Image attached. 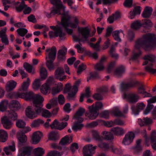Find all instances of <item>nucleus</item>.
Segmentation results:
<instances>
[{
  "mask_svg": "<svg viewBox=\"0 0 156 156\" xmlns=\"http://www.w3.org/2000/svg\"><path fill=\"white\" fill-rule=\"evenodd\" d=\"M143 47L145 50L148 48L154 49L156 48V35L151 33L144 35L142 38L138 39L135 45L136 50H139L138 53L133 52V54L131 57L133 60L137 59L142 54L139 49Z\"/></svg>",
  "mask_w": 156,
  "mask_h": 156,
  "instance_id": "obj_1",
  "label": "nucleus"
},
{
  "mask_svg": "<svg viewBox=\"0 0 156 156\" xmlns=\"http://www.w3.org/2000/svg\"><path fill=\"white\" fill-rule=\"evenodd\" d=\"M14 97L16 98H24L26 101L33 100V104L41 103L44 101V98L41 96L39 94H34L31 91L25 93L20 91L15 94Z\"/></svg>",
  "mask_w": 156,
  "mask_h": 156,
  "instance_id": "obj_2",
  "label": "nucleus"
},
{
  "mask_svg": "<svg viewBox=\"0 0 156 156\" xmlns=\"http://www.w3.org/2000/svg\"><path fill=\"white\" fill-rule=\"evenodd\" d=\"M78 35H73V37L74 41L75 42L81 41L84 42L87 41L89 37L93 36L96 32V30L92 31L93 34L92 36L90 34V31L87 27H78Z\"/></svg>",
  "mask_w": 156,
  "mask_h": 156,
  "instance_id": "obj_3",
  "label": "nucleus"
},
{
  "mask_svg": "<svg viewBox=\"0 0 156 156\" xmlns=\"http://www.w3.org/2000/svg\"><path fill=\"white\" fill-rule=\"evenodd\" d=\"M85 111L84 108L80 107L73 116V119L76 121L72 126V129L74 131H76L80 130L83 127V125L81 122L83 121V119L81 116L83 115Z\"/></svg>",
  "mask_w": 156,
  "mask_h": 156,
  "instance_id": "obj_4",
  "label": "nucleus"
},
{
  "mask_svg": "<svg viewBox=\"0 0 156 156\" xmlns=\"http://www.w3.org/2000/svg\"><path fill=\"white\" fill-rule=\"evenodd\" d=\"M143 58L145 60L143 64V66L147 65L144 67L145 71L150 73L154 74L156 73V69L153 68L154 65L153 63L155 62L156 56L153 54H150L145 55Z\"/></svg>",
  "mask_w": 156,
  "mask_h": 156,
  "instance_id": "obj_5",
  "label": "nucleus"
},
{
  "mask_svg": "<svg viewBox=\"0 0 156 156\" xmlns=\"http://www.w3.org/2000/svg\"><path fill=\"white\" fill-rule=\"evenodd\" d=\"M41 103L33 104V106H28L26 109V115L31 119H33L40 114L41 111Z\"/></svg>",
  "mask_w": 156,
  "mask_h": 156,
  "instance_id": "obj_6",
  "label": "nucleus"
},
{
  "mask_svg": "<svg viewBox=\"0 0 156 156\" xmlns=\"http://www.w3.org/2000/svg\"><path fill=\"white\" fill-rule=\"evenodd\" d=\"M46 51L47 52L49 51L48 55V57L46 56V59H47L48 58L49 60H47L46 64L47 67L51 71L53 70L54 69L53 62L56 57L57 50L55 47L53 46L51 49L50 48H47Z\"/></svg>",
  "mask_w": 156,
  "mask_h": 156,
  "instance_id": "obj_7",
  "label": "nucleus"
},
{
  "mask_svg": "<svg viewBox=\"0 0 156 156\" xmlns=\"http://www.w3.org/2000/svg\"><path fill=\"white\" fill-rule=\"evenodd\" d=\"M70 17L67 13L64 12L62 14V17L61 24L67 33L71 34L73 32V30L67 28L69 26V20Z\"/></svg>",
  "mask_w": 156,
  "mask_h": 156,
  "instance_id": "obj_8",
  "label": "nucleus"
},
{
  "mask_svg": "<svg viewBox=\"0 0 156 156\" xmlns=\"http://www.w3.org/2000/svg\"><path fill=\"white\" fill-rule=\"evenodd\" d=\"M97 147L93 146L92 144L87 145L85 146L83 149V151L84 156H93L95 152Z\"/></svg>",
  "mask_w": 156,
  "mask_h": 156,
  "instance_id": "obj_9",
  "label": "nucleus"
},
{
  "mask_svg": "<svg viewBox=\"0 0 156 156\" xmlns=\"http://www.w3.org/2000/svg\"><path fill=\"white\" fill-rule=\"evenodd\" d=\"M144 137L145 138L146 142L147 144L149 140H150L151 146L152 148L154 150H156V133L155 132H153L150 138H148L145 130H144Z\"/></svg>",
  "mask_w": 156,
  "mask_h": 156,
  "instance_id": "obj_10",
  "label": "nucleus"
},
{
  "mask_svg": "<svg viewBox=\"0 0 156 156\" xmlns=\"http://www.w3.org/2000/svg\"><path fill=\"white\" fill-rule=\"evenodd\" d=\"M89 112H86L85 114L86 116L87 117L90 119L93 120L95 119L99 115V112L93 107L90 106L88 107Z\"/></svg>",
  "mask_w": 156,
  "mask_h": 156,
  "instance_id": "obj_11",
  "label": "nucleus"
},
{
  "mask_svg": "<svg viewBox=\"0 0 156 156\" xmlns=\"http://www.w3.org/2000/svg\"><path fill=\"white\" fill-rule=\"evenodd\" d=\"M55 77L61 81L66 78L64 69L62 67H58L56 69L55 72Z\"/></svg>",
  "mask_w": 156,
  "mask_h": 156,
  "instance_id": "obj_12",
  "label": "nucleus"
},
{
  "mask_svg": "<svg viewBox=\"0 0 156 156\" xmlns=\"http://www.w3.org/2000/svg\"><path fill=\"white\" fill-rule=\"evenodd\" d=\"M67 125V123L66 122H62L60 124L59 122L57 119H55L54 121L49 125L51 129H55L62 130L64 129Z\"/></svg>",
  "mask_w": 156,
  "mask_h": 156,
  "instance_id": "obj_13",
  "label": "nucleus"
},
{
  "mask_svg": "<svg viewBox=\"0 0 156 156\" xmlns=\"http://www.w3.org/2000/svg\"><path fill=\"white\" fill-rule=\"evenodd\" d=\"M59 28H58L56 31L54 32L53 31H50L49 33V35L50 37H53L54 36L56 37L58 36L60 41L64 40L66 38V33L63 32L62 31H59Z\"/></svg>",
  "mask_w": 156,
  "mask_h": 156,
  "instance_id": "obj_14",
  "label": "nucleus"
},
{
  "mask_svg": "<svg viewBox=\"0 0 156 156\" xmlns=\"http://www.w3.org/2000/svg\"><path fill=\"white\" fill-rule=\"evenodd\" d=\"M124 98L128 102L131 103H136L140 99L139 96L134 93H130L125 94Z\"/></svg>",
  "mask_w": 156,
  "mask_h": 156,
  "instance_id": "obj_15",
  "label": "nucleus"
},
{
  "mask_svg": "<svg viewBox=\"0 0 156 156\" xmlns=\"http://www.w3.org/2000/svg\"><path fill=\"white\" fill-rule=\"evenodd\" d=\"M134 137L135 135L132 132H129L126 134L122 143L125 145H128L132 142Z\"/></svg>",
  "mask_w": 156,
  "mask_h": 156,
  "instance_id": "obj_16",
  "label": "nucleus"
},
{
  "mask_svg": "<svg viewBox=\"0 0 156 156\" xmlns=\"http://www.w3.org/2000/svg\"><path fill=\"white\" fill-rule=\"evenodd\" d=\"M50 2L52 4L56 6V7H55V9L57 10L59 14H61L60 11L61 9L64 12L65 11V7L62 4L61 0H50Z\"/></svg>",
  "mask_w": 156,
  "mask_h": 156,
  "instance_id": "obj_17",
  "label": "nucleus"
},
{
  "mask_svg": "<svg viewBox=\"0 0 156 156\" xmlns=\"http://www.w3.org/2000/svg\"><path fill=\"white\" fill-rule=\"evenodd\" d=\"M139 84L138 81L132 80L127 83L122 82L121 84V87L122 90H124L134 87Z\"/></svg>",
  "mask_w": 156,
  "mask_h": 156,
  "instance_id": "obj_18",
  "label": "nucleus"
},
{
  "mask_svg": "<svg viewBox=\"0 0 156 156\" xmlns=\"http://www.w3.org/2000/svg\"><path fill=\"white\" fill-rule=\"evenodd\" d=\"M1 122L4 127L7 129H10L13 125V123L6 116L1 118Z\"/></svg>",
  "mask_w": 156,
  "mask_h": 156,
  "instance_id": "obj_19",
  "label": "nucleus"
},
{
  "mask_svg": "<svg viewBox=\"0 0 156 156\" xmlns=\"http://www.w3.org/2000/svg\"><path fill=\"white\" fill-rule=\"evenodd\" d=\"M147 102H148V105L144 111V113L145 114H147L154 107L153 105L151 104V103H154L156 102V96H154L150 98L147 101Z\"/></svg>",
  "mask_w": 156,
  "mask_h": 156,
  "instance_id": "obj_20",
  "label": "nucleus"
},
{
  "mask_svg": "<svg viewBox=\"0 0 156 156\" xmlns=\"http://www.w3.org/2000/svg\"><path fill=\"white\" fill-rule=\"evenodd\" d=\"M124 34L122 30H116L112 33V35L114 39L117 41L120 42L121 41V38L124 36Z\"/></svg>",
  "mask_w": 156,
  "mask_h": 156,
  "instance_id": "obj_21",
  "label": "nucleus"
},
{
  "mask_svg": "<svg viewBox=\"0 0 156 156\" xmlns=\"http://www.w3.org/2000/svg\"><path fill=\"white\" fill-rule=\"evenodd\" d=\"M33 150V148L29 146H26L19 149V152L25 155L29 156L30 155Z\"/></svg>",
  "mask_w": 156,
  "mask_h": 156,
  "instance_id": "obj_22",
  "label": "nucleus"
},
{
  "mask_svg": "<svg viewBox=\"0 0 156 156\" xmlns=\"http://www.w3.org/2000/svg\"><path fill=\"white\" fill-rule=\"evenodd\" d=\"M42 136V133L40 131H38L34 132L33 134L32 140L33 144H36L38 143Z\"/></svg>",
  "mask_w": 156,
  "mask_h": 156,
  "instance_id": "obj_23",
  "label": "nucleus"
},
{
  "mask_svg": "<svg viewBox=\"0 0 156 156\" xmlns=\"http://www.w3.org/2000/svg\"><path fill=\"white\" fill-rule=\"evenodd\" d=\"M145 105L143 103H138L136 105V108H132V111L135 115H138L140 111L144 109Z\"/></svg>",
  "mask_w": 156,
  "mask_h": 156,
  "instance_id": "obj_24",
  "label": "nucleus"
},
{
  "mask_svg": "<svg viewBox=\"0 0 156 156\" xmlns=\"http://www.w3.org/2000/svg\"><path fill=\"white\" fill-rule=\"evenodd\" d=\"M67 52V49L64 46L62 48L59 50L58 51V58L59 60H64L66 58L65 55Z\"/></svg>",
  "mask_w": 156,
  "mask_h": 156,
  "instance_id": "obj_25",
  "label": "nucleus"
},
{
  "mask_svg": "<svg viewBox=\"0 0 156 156\" xmlns=\"http://www.w3.org/2000/svg\"><path fill=\"white\" fill-rule=\"evenodd\" d=\"M111 131L115 135L117 136H121L125 133V131L122 128L119 127L112 128L111 129Z\"/></svg>",
  "mask_w": 156,
  "mask_h": 156,
  "instance_id": "obj_26",
  "label": "nucleus"
},
{
  "mask_svg": "<svg viewBox=\"0 0 156 156\" xmlns=\"http://www.w3.org/2000/svg\"><path fill=\"white\" fill-rule=\"evenodd\" d=\"M7 112V117L8 118L14 121L17 119L18 115L15 112V110L13 109L12 108L10 110L8 111Z\"/></svg>",
  "mask_w": 156,
  "mask_h": 156,
  "instance_id": "obj_27",
  "label": "nucleus"
},
{
  "mask_svg": "<svg viewBox=\"0 0 156 156\" xmlns=\"http://www.w3.org/2000/svg\"><path fill=\"white\" fill-rule=\"evenodd\" d=\"M153 122L151 119L147 117L144 118L143 119H139V123L140 126L149 125Z\"/></svg>",
  "mask_w": 156,
  "mask_h": 156,
  "instance_id": "obj_28",
  "label": "nucleus"
},
{
  "mask_svg": "<svg viewBox=\"0 0 156 156\" xmlns=\"http://www.w3.org/2000/svg\"><path fill=\"white\" fill-rule=\"evenodd\" d=\"M16 83L13 80L8 81L6 85V90L7 92L12 90L16 87Z\"/></svg>",
  "mask_w": 156,
  "mask_h": 156,
  "instance_id": "obj_29",
  "label": "nucleus"
},
{
  "mask_svg": "<svg viewBox=\"0 0 156 156\" xmlns=\"http://www.w3.org/2000/svg\"><path fill=\"white\" fill-rule=\"evenodd\" d=\"M153 9L151 7L146 6L142 13V16L144 18H149L152 14Z\"/></svg>",
  "mask_w": 156,
  "mask_h": 156,
  "instance_id": "obj_30",
  "label": "nucleus"
},
{
  "mask_svg": "<svg viewBox=\"0 0 156 156\" xmlns=\"http://www.w3.org/2000/svg\"><path fill=\"white\" fill-rule=\"evenodd\" d=\"M17 137L20 143H25L27 140L26 136L21 132H18L17 133Z\"/></svg>",
  "mask_w": 156,
  "mask_h": 156,
  "instance_id": "obj_31",
  "label": "nucleus"
},
{
  "mask_svg": "<svg viewBox=\"0 0 156 156\" xmlns=\"http://www.w3.org/2000/svg\"><path fill=\"white\" fill-rule=\"evenodd\" d=\"M72 136L69 137L68 136H66L61 139L59 143V144L63 145L69 144L72 142Z\"/></svg>",
  "mask_w": 156,
  "mask_h": 156,
  "instance_id": "obj_32",
  "label": "nucleus"
},
{
  "mask_svg": "<svg viewBox=\"0 0 156 156\" xmlns=\"http://www.w3.org/2000/svg\"><path fill=\"white\" fill-rule=\"evenodd\" d=\"M30 79L29 78H27V80L24 82L21 86V88L20 89L18 92H23V91L27 90L28 87L30 83Z\"/></svg>",
  "mask_w": 156,
  "mask_h": 156,
  "instance_id": "obj_33",
  "label": "nucleus"
},
{
  "mask_svg": "<svg viewBox=\"0 0 156 156\" xmlns=\"http://www.w3.org/2000/svg\"><path fill=\"white\" fill-rule=\"evenodd\" d=\"M23 67L26 71L30 73L34 74L35 73V69L33 66L27 62L24 63Z\"/></svg>",
  "mask_w": 156,
  "mask_h": 156,
  "instance_id": "obj_34",
  "label": "nucleus"
},
{
  "mask_svg": "<svg viewBox=\"0 0 156 156\" xmlns=\"http://www.w3.org/2000/svg\"><path fill=\"white\" fill-rule=\"evenodd\" d=\"M8 138V135L7 132L3 130H0V141L5 142Z\"/></svg>",
  "mask_w": 156,
  "mask_h": 156,
  "instance_id": "obj_35",
  "label": "nucleus"
},
{
  "mask_svg": "<svg viewBox=\"0 0 156 156\" xmlns=\"http://www.w3.org/2000/svg\"><path fill=\"white\" fill-rule=\"evenodd\" d=\"M98 147L104 151H108L110 148H112L109 144L105 142H101L98 144Z\"/></svg>",
  "mask_w": 156,
  "mask_h": 156,
  "instance_id": "obj_36",
  "label": "nucleus"
},
{
  "mask_svg": "<svg viewBox=\"0 0 156 156\" xmlns=\"http://www.w3.org/2000/svg\"><path fill=\"white\" fill-rule=\"evenodd\" d=\"M89 87H87L85 90V93L82 94L80 97V101L82 102L83 100L84 97L88 98L90 96L91 94Z\"/></svg>",
  "mask_w": 156,
  "mask_h": 156,
  "instance_id": "obj_37",
  "label": "nucleus"
},
{
  "mask_svg": "<svg viewBox=\"0 0 156 156\" xmlns=\"http://www.w3.org/2000/svg\"><path fill=\"white\" fill-rule=\"evenodd\" d=\"M15 150L14 143V142H12V145H9L8 147H5L4 150L7 155H9L11 154L10 151H14Z\"/></svg>",
  "mask_w": 156,
  "mask_h": 156,
  "instance_id": "obj_38",
  "label": "nucleus"
},
{
  "mask_svg": "<svg viewBox=\"0 0 156 156\" xmlns=\"http://www.w3.org/2000/svg\"><path fill=\"white\" fill-rule=\"evenodd\" d=\"M90 76L87 78V81H89L90 80H96L99 79L100 77L99 76L98 73L96 72H91L90 73Z\"/></svg>",
  "mask_w": 156,
  "mask_h": 156,
  "instance_id": "obj_39",
  "label": "nucleus"
},
{
  "mask_svg": "<svg viewBox=\"0 0 156 156\" xmlns=\"http://www.w3.org/2000/svg\"><path fill=\"white\" fill-rule=\"evenodd\" d=\"M49 138L51 140L55 141L58 139L59 136L58 132L56 131H52L49 135Z\"/></svg>",
  "mask_w": 156,
  "mask_h": 156,
  "instance_id": "obj_40",
  "label": "nucleus"
},
{
  "mask_svg": "<svg viewBox=\"0 0 156 156\" xmlns=\"http://www.w3.org/2000/svg\"><path fill=\"white\" fill-rule=\"evenodd\" d=\"M104 139L106 140H110L114 138L113 134L110 132L104 131L102 132Z\"/></svg>",
  "mask_w": 156,
  "mask_h": 156,
  "instance_id": "obj_41",
  "label": "nucleus"
},
{
  "mask_svg": "<svg viewBox=\"0 0 156 156\" xmlns=\"http://www.w3.org/2000/svg\"><path fill=\"white\" fill-rule=\"evenodd\" d=\"M125 69L123 66L117 68L115 71V74L118 77L120 76L124 72Z\"/></svg>",
  "mask_w": 156,
  "mask_h": 156,
  "instance_id": "obj_42",
  "label": "nucleus"
},
{
  "mask_svg": "<svg viewBox=\"0 0 156 156\" xmlns=\"http://www.w3.org/2000/svg\"><path fill=\"white\" fill-rule=\"evenodd\" d=\"M34 152L36 156H42L44 152L43 148L40 147L35 149L34 150Z\"/></svg>",
  "mask_w": 156,
  "mask_h": 156,
  "instance_id": "obj_43",
  "label": "nucleus"
},
{
  "mask_svg": "<svg viewBox=\"0 0 156 156\" xmlns=\"http://www.w3.org/2000/svg\"><path fill=\"white\" fill-rule=\"evenodd\" d=\"M42 105L41 103V111L40 113H41L42 115L46 118H49L51 116V113L48 110L44 109L42 108Z\"/></svg>",
  "mask_w": 156,
  "mask_h": 156,
  "instance_id": "obj_44",
  "label": "nucleus"
},
{
  "mask_svg": "<svg viewBox=\"0 0 156 156\" xmlns=\"http://www.w3.org/2000/svg\"><path fill=\"white\" fill-rule=\"evenodd\" d=\"M142 26V23L140 21L136 20L131 25L132 28L134 30H137Z\"/></svg>",
  "mask_w": 156,
  "mask_h": 156,
  "instance_id": "obj_45",
  "label": "nucleus"
},
{
  "mask_svg": "<svg viewBox=\"0 0 156 156\" xmlns=\"http://www.w3.org/2000/svg\"><path fill=\"white\" fill-rule=\"evenodd\" d=\"M49 88V85L44 84L40 88L41 91L43 94L46 95L48 93Z\"/></svg>",
  "mask_w": 156,
  "mask_h": 156,
  "instance_id": "obj_46",
  "label": "nucleus"
},
{
  "mask_svg": "<svg viewBox=\"0 0 156 156\" xmlns=\"http://www.w3.org/2000/svg\"><path fill=\"white\" fill-rule=\"evenodd\" d=\"M8 104L7 101L4 100L2 101L0 103V111L4 112L6 109V107Z\"/></svg>",
  "mask_w": 156,
  "mask_h": 156,
  "instance_id": "obj_47",
  "label": "nucleus"
},
{
  "mask_svg": "<svg viewBox=\"0 0 156 156\" xmlns=\"http://www.w3.org/2000/svg\"><path fill=\"white\" fill-rule=\"evenodd\" d=\"M40 75L41 78L45 79L47 76V70L46 68L42 67L40 69Z\"/></svg>",
  "mask_w": 156,
  "mask_h": 156,
  "instance_id": "obj_48",
  "label": "nucleus"
},
{
  "mask_svg": "<svg viewBox=\"0 0 156 156\" xmlns=\"http://www.w3.org/2000/svg\"><path fill=\"white\" fill-rule=\"evenodd\" d=\"M16 31L18 34L22 37H24L28 32L27 29L23 28H20L18 29Z\"/></svg>",
  "mask_w": 156,
  "mask_h": 156,
  "instance_id": "obj_49",
  "label": "nucleus"
},
{
  "mask_svg": "<svg viewBox=\"0 0 156 156\" xmlns=\"http://www.w3.org/2000/svg\"><path fill=\"white\" fill-rule=\"evenodd\" d=\"M44 122L43 120L38 119L34 121L31 124V126L33 127H37L39 126L40 124H43Z\"/></svg>",
  "mask_w": 156,
  "mask_h": 156,
  "instance_id": "obj_50",
  "label": "nucleus"
},
{
  "mask_svg": "<svg viewBox=\"0 0 156 156\" xmlns=\"http://www.w3.org/2000/svg\"><path fill=\"white\" fill-rule=\"evenodd\" d=\"M91 106H93L95 109V110H96V111H98L100 109H102L103 107V103L100 101H97L96 102L95 105H94L93 104Z\"/></svg>",
  "mask_w": 156,
  "mask_h": 156,
  "instance_id": "obj_51",
  "label": "nucleus"
},
{
  "mask_svg": "<svg viewBox=\"0 0 156 156\" xmlns=\"http://www.w3.org/2000/svg\"><path fill=\"white\" fill-rule=\"evenodd\" d=\"M79 23V22L78 19L76 18V17H75L74 18V23H72L69 22V26H70L71 28H76L77 27L78 28V27H78Z\"/></svg>",
  "mask_w": 156,
  "mask_h": 156,
  "instance_id": "obj_52",
  "label": "nucleus"
},
{
  "mask_svg": "<svg viewBox=\"0 0 156 156\" xmlns=\"http://www.w3.org/2000/svg\"><path fill=\"white\" fill-rule=\"evenodd\" d=\"M92 135L94 138L95 140L98 141H101L102 138L100 136L98 132L96 131H93L92 132Z\"/></svg>",
  "mask_w": 156,
  "mask_h": 156,
  "instance_id": "obj_53",
  "label": "nucleus"
},
{
  "mask_svg": "<svg viewBox=\"0 0 156 156\" xmlns=\"http://www.w3.org/2000/svg\"><path fill=\"white\" fill-rule=\"evenodd\" d=\"M88 44L92 48L96 51H100V45L97 43L94 44L92 43L88 42Z\"/></svg>",
  "mask_w": 156,
  "mask_h": 156,
  "instance_id": "obj_54",
  "label": "nucleus"
},
{
  "mask_svg": "<svg viewBox=\"0 0 156 156\" xmlns=\"http://www.w3.org/2000/svg\"><path fill=\"white\" fill-rule=\"evenodd\" d=\"M52 9L50 13H48L46 12L45 14L46 15V16L48 18H50L51 17V15H54L56 14H59V12H58L57 10L56 9H55V7L53 6L52 7Z\"/></svg>",
  "mask_w": 156,
  "mask_h": 156,
  "instance_id": "obj_55",
  "label": "nucleus"
},
{
  "mask_svg": "<svg viewBox=\"0 0 156 156\" xmlns=\"http://www.w3.org/2000/svg\"><path fill=\"white\" fill-rule=\"evenodd\" d=\"M40 80L36 79L35 80L33 84V88L35 90L38 89L41 85Z\"/></svg>",
  "mask_w": 156,
  "mask_h": 156,
  "instance_id": "obj_56",
  "label": "nucleus"
},
{
  "mask_svg": "<svg viewBox=\"0 0 156 156\" xmlns=\"http://www.w3.org/2000/svg\"><path fill=\"white\" fill-rule=\"evenodd\" d=\"M79 42V44H77L75 46V48L77 49V51L80 53H82L85 50V48H84L82 47V44Z\"/></svg>",
  "mask_w": 156,
  "mask_h": 156,
  "instance_id": "obj_57",
  "label": "nucleus"
},
{
  "mask_svg": "<svg viewBox=\"0 0 156 156\" xmlns=\"http://www.w3.org/2000/svg\"><path fill=\"white\" fill-rule=\"evenodd\" d=\"M26 6L27 5L24 4V2L23 1L21 3L19 6L16 7V9L17 12H20L25 8Z\"/></svg>",
  "mask_w": 156,
  "mask_h": 156,
  "instance_id": "obj_58",
  "label": "nucleus"
},
{
  "mask_svg": "<svg viewBox=\"0 0 156 156\" xmlns=\"http://www.w3.org/2000/svg\"><path fill=\"white\" fill-rule=\"evenodd\" d=\"M11 105L12 106L11 108H12L13 109L16 110V109L20 106V104L18 101L13 100L12 101Z\"/></svg>",
  "mask_w": 156,
  "mask_h": 156,
  "instance_id": "obj_59",
  "label": "nucleus"
},
{
  "mask_svg": "<svg viewBox=\"0 0 156 156\" xmlns=\"http://www.w3.org/2000/svg\"><path fill=\"white\" fill-rule=\"evenodd\" d=\"M113 113L117 116H123L122 113L117 108H114L112 110Z\"/></svg>",
  "mask_w": 156,
  "mask_h": 156,
  "instance_id": "obj_60",
  "label": "nucleus"
},
{
  "mask_svg": "<svg viewBox=\"0 0 156 156\" xmlns=\"http://www.w3.org/2000/svg\"><path fill=\"white\" fill-rule=\"evenodd\" d=\"M77 92L76 91L73 90L72 89L71 92L68 94L67 99L69 100H73Z\"/></svg>",
  "mask_w": 156,
  "mask_h": 156,
  "instance_id": "obj_61",
  "label": "nucleus"
},
{
  "mask_svg": "<svg viewBox=\"0 0 156 156\" xmlns=\"http://www.w3.org/2000/svg\"><path fill=\"white\" fill-rule=\"evenodd\" d=\"M26 125L25 122L21 120H18L16 122V126L20 128H24Z\"/></svg>",
  "mask_w": 156,
  "mask_h": 156,
  "instance_id": "obj_62",
  "label": "nucleus"
},
{
  "mask_svg": "<svg viewBox=\"0 0 156 156\" xmlns=\"http://www.w3.org/2000/svg\"><path fill=\"white\" fill-rule=\"evenodd\" d=\"M142 24L144 27H151L152 25V23L151 20H142Z\"/></svg>",
  "mask_w": 156,
  "mask_h": 156,
  "instance_id": "obj_63",
  "label": "nucleus"
},
{
  "mask_svg": "<svg viewBox=\"0 0 156 156\" xmlns=\"http://www.w3.org/2000/svg\"><path fill=\"white\" fill-rule=\"evenodd\" d=\"M47 156H60L59 152L54 151L49 152L47 154Z\"/></svg>",
  "mask_w": 156,
  "mask_h": 156,
  "instance_id": "obj_64",
  "label": "nucleus"
}]
</instances>
